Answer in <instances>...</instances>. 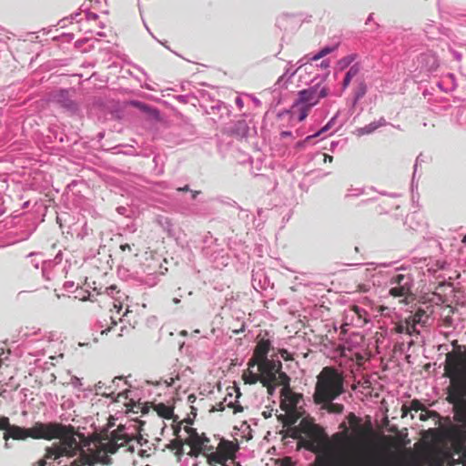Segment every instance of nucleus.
<instances>
[{
	"instance_id": "f257e3e1",
	"label": "nucleus",
	"mask_w": 466,
	"mask_h": 466,
	"mask_svg": "<svg viewBox=\"0 0 466 466\" xmlns=\"http://www.w3.org/2000/svg\"><path fill=\"white\" fill-rule=\"evenodd\" d=\"M335 439L343 438V451L340 459H336L330 453L318 455L311 466H456L457 462L450 451L442 449H428L422 453L409 452L401 461L386 463L383 453L374 445H360L352 449L357 442V437L349 436L347 431L336 434Z\"/></svg>"
},
{
	"instance_id": "f03ea898",
	"label": "nucleus",
	"mask_w": 466,
	"mask_h": 466,
	"mask_svg": "<svg viewBox=\"0 0 466 466\" xmlns=\"http://www.w3.org/2000/svg\"><path fill=\"white\" fill-rule=\"evenodd\" d=\"M31 438L35 440L44 439L51 441L59 440L51 446L45 449V455L42 459L33 463L32 466L51 465L50 461L61 464V458H73L79 451V443L76 438L75 428L71 425H64L59 422L44 423L36 421L31 427Z\"/></svg>"
},
{
	"instance_id": "7ed1b4c3",
	"label": "nucleus",
	"mask_w": 466,
	"mask_h": 466,
	"mask_svg": "<svg viewBox=\"0 0 466 466\" xmlns=\"http://www.w3.org/2000/svg\"><path fill=\"white\" fill-rule=\"evenodd\" d=\"M344 378L333 367H324L317 376L313 400L316 404L334 400L344 392Z\"/></svg>"
},
{
	"instance_id": "20e7f679",
	"label": "nucleus",
	"mask_w": 466,
	"mask_h": 466,
	"mask_svg": "<svg viewBox=\"0 0 466 466\" xmlns=\"http://www.w3.org/2000/svg\"><path fill=\"white\" fill-rule=\"evenodd\" d=\"M292 431L291 437L298 439L299 445L313 452L319 451L326 440L323 429L305 419Z\"/></svg>"
},
{
	"instance_id": "39448f33",
	"label": "nucleus",
	"mask_w": 466,
	"mask_h": 466,
	"mask_svg": "<svg viewBox=\"0 0 466 466\" xmlns=\"http://www.w3.org/2000/svg\"><path fill=\"white\" fill-rule=\"evenodd\" d=\"M453 350L448 352L445 358L444 372L450 380H466V349L452 342Z\"/></svg>"
},
{
	"instance_id": "423d86ee",
	"label": "nucleus",
	"mask_w": 466,
	"mask_h": 466,
	"mask_svg": "<svg viewBox=\"0 0 466 466\" xmlns=\"http://www.w3.org/2000/svg\"><path fill=\"white\" fill-rule=\"evenodd\" d=\"M447 400L453 405L455 419L466 426V380H450Z\"/></svg>"
},
{
	"instance_id": "0eeeda50",
	"label": "nucleus",
	"mask_w": 466,
	"mask_h": 466,
	"mask_svg": "<svg viewBox=\"0 0 466 466\" xmlns=\"http://www.w3.org/2000/svg\"><path fill=\"white\" fill-rule=\"evenodd\" d=\"M238 450L237 442L221 439L217 447L212 446V451L208 454V463L212 465L218 463L225 466L227 461L235 457Z\"/></svg>"
},
{
	"instance_id": "6e6552de",
	"label": "nucleus",
	"mask_w": 466,
	"mask_h": 466,
	"mask_svg": "<svg viewBox=\"0 0 466 466\" xmlns=\"http://www.w3.org/2000/svg\"><path fill=\"white\" fill-rule=\"evenodd\" d=\"M281 380L279 381L282 389L280 390V395L282 397L280 401V408L286 413L296 412V408L302 399V394L293 392L289 387V377L286 374H280L279 377Z\"/></svg>"
},
{
	"instance_id": "1a4fd4ad",
	"label": "nucleus",
	"mask_w": 466,
	"mask_h": 466,
	"mask_svg": "<svg viewBox=\"0 0 466 466\" xmlns=\"http://www.w3.org/2000/svg\"><path fill=\"white\" fill-rule=\"evenodd\" d=\"M329 93L328 86L321 84H316L309 88L299 91L298 99L293 107L299 105H306L310 107L316 106L320 98L326 97Z\"/></svg>"
},
{
	"instance_id": "9d476101",
	"label": "nucleus",
	"mask_w": 466,
	"mask_h": 466,
	"mask_svg": "<svg viewBox=\"0 0 466 466\" xmlns=\"http://www.w3.org/2000/svg\"><path fill=\"white\" fill-rule=\"evenodd\" d=\"M413 278L410 273H396L390 278L389 294L394 298L407 299L411 294Z\"/></svg>"
},
{
	"instance_id": "9b49d317",
	"label": "nucleus",
	"mask_w": 466,
	"mask_h": 466,
	"mask_svg": "<svg viewBox=\"0 0 466 466\" xmlns=\"http://www.w3.org/2000/svg\"><path fill=\"white\" fill-rule=\"evenodd\" d=\"M256 365L259 371L261 384H268V382L277 381L281 385L279 382L281 380L279 377L284 372L281 370L282 363L279 360H264L263 361L258 362Z\"/></svg>"
},
{
	"instance_id": "f8f14e48",
	"label": "nucleus",
	"mask_w": 466,
	"mask_h": 466,
	"mask_svg": "<svg viewBox=\"0 0 466 466\" xmlns=\"http://www.w3.org/2000/svg\"><path fill=\"white\" fill-rule=\"evenodd\" d=\"M131 441L132 439L123 432V429L117 428L111 431L109 439L106 440V441H101L98 446L106 452V454H114L120 447L125 446Z\"/></svg>"
},
{
	"instance_id": "ddd939ff",
	"label": "nucleus",
	"mask_w": 466,
	"mask_h": 466,
	"mask_svg": "<svg viewBox=\"0 0 466 466\" xmlns=\"http://www.w3.org/2000/svg\"><path fill=\"white\" fill-rule=\"evenodd\" d=\"M88 450L90 451L89 453L81 450L79 447V451H77L80 452V459L83 464L95 466L97 463L103 465H110L112 463V459L98 445H96L94 450Z\"/></svg>"
},
{
	"instance_id": "4468645a",
	"label": "nucleus",
	"mask_w": 466,
	"mask_h": 466,
	"mask_svg": "<svg viewBox=\"0 0 466 466\" xmlns=\"http://www.w3.org/2000/svg\"><path fill=\"white\" fill-rule=\"evenodd\" d=\"M270 341L268 339H261L255 347L252 358L249 360L248 365L255 367L258 362L268 360L267 355L270 350Z\"/></svg>"
},
{
	"instance_id": "2eb2a0df",
	"label": "nucleus",
	"mask_w": 466,
	"mask_h": 466,
	"mask_svg": "<svg viewBox=\"0 0 466 466\" xmlns=\"http://www.w3.org/2000/svg\"><path fill=\"white\" fill-rule=\"evenodd\" d=\"M184 430L188 434V438L185 441L186 444L198 448L208 447L206 442H209L210 440L204 433L200 435L195 428L188 426H186Z\"/></svg>"
},
{
	"instance_id": "dca6fc26",
	"label": "nucleus",
	"mask_w": 466,
	"mask_h": 466,
	"mask_svg": "<svg viewBox=\"0 0 466 466\" xmlns=\"http://www.w3.org/2000/svg\"><path fill=\"white\" fill-rule=\"evenodd\" d=\"M31 428H22L17 425H12L9 423V426L6 431L4 432V439L8 441L10 438L17 441H23L27 438H31Z\"/></svg>"
},
{
	"instance_id": "f3484780",
	"label": "nucleus",
	"mask_w": 466,
	"mask_h": 466,
	"mask_svg": "<svg viewBox=\"0 0 466 466\" xmlns=\"http://www.w3.org/2000/svg\"><path fill=\"white\" fill-rule=\"evenodd\" d=\"M131 393L130 390H124L114 396L113 401L121 403L126 408V412L137 413V410H135V400L130 396Z\"/></svg>"
},
{
	"instance_id": "a211bd4d",
	"label": "nucleus",
	"mask_w": 466,
	"mask_h": 466,
	"mask_svg": "<svg viewBox=\"0 0 466 466\" xmlns=\"http://www.w3.org/2000/svg\"><path fill=\"white\" fill-rule=\"evenodd\" d=\"M348 420L353 431L358 437H363L371 432V425L369 423L366 426L360 425V419L358 418L354 413H350Z\"/></svg>"
},
{
	"instance_id": "6ab92c4d",
	"label": "nucleus",
	"mask_w": 466,
	"mask_h": 466,
	"mask_svg": "<svg viewBox=\"0 0 466 466\" xmlns=\"http://www.w3.org/2000/svg\"><path fill=\"white\" fill-rule=\"evenodd\" d=\"M105 292L112 297L114 299L113 301V308L116 309V313L120 314V311L123 308V299L127 298L125 293L121 292L120 290H116V287L115 285H111L109 287H106L105 289Z\"/></svg>"
},
{
	"instance_id": "aec40b11",
	"label": "nucleus",
	"mask_w": 466,
	"mask_h": 466,
	"mask_svg": "<svg viewBox=\"0 0 466 466\" xmlns=\"http://www.w3.org/2000/svg\"><path fill=\"white\" fill-rule=\"evenodd\" d=\"M452 449L454 453L458 454L459 457L461 456L464 449L466 447V435L464 432L460 431H454L452 432Z\"/></svg>"
},
{
	"instance_id": "412c9836",
	"label": "nucleus",
	"mask_w": 466,
	"mask_h": 466,
	"mask_svg": "<svg viewBox=\"0 0 466 466\" xmlns=\"http://www.w3.org/2000/svg\"><path fill=\"white\" fill-rule=\"evenodd\" d=\"M186 442L182 441L181 439L176 438L172 440L168 444H167L166 448L169 451H175V456L177 458V461H181V459L185 453L184 451V444Z\"/></svg>"
},
{
	"instance_id": "4be33fe9",
	"label": "nucleus",
	"mask_w": 466,
	"mask_h": 466,
	"mask_svg": "<svg viewBox=\"0 0 466 466\" xmlns=\"http://www.w3.org/2000/svg\"><path fill=\"white\" fill-rule=\"evenodd\" d=\"M321 409L327 410L329 413L341 414L344 410V406L339 403H334L333 400L322 401Z\"/></svg>"
},
{
	"instance_id": "5701e85b",
	"label": "nucleus",
	"mask_w": 466,
	"mask_h": 466,
	"mask_svg": "<svg viewBox=\"0 0 466 466\" xmlns=\"http://www.w3.org/2000/svg\"><path fill=\"white\" fill-rule=\"evenodd\" d=\"M154 410L157 415L164 419H171L174 414L173 408L166 405L165 403H158L154 406Z\"/></svg>"
},
{
	"instance_id": "b1692460",
	"label": "nucleus",
	"mask_w": 466,
	"mask_h": 466,
	"mask_svg": "<svg viewBox=\"0 0 466 466\" xmlns=\"http://www.w3.org/2000/svg\"><path fill=\"white\" fill-rule=\"evenodd\" d=\"M424 408L423 404L419 400H412L410 406L403 405L401 407L402 411V417H405L410 413V411H419L421 410Z\"/></svg>"
},
{
	"instance_id": "393cba45",
	"label": "nucleus",
	"mask_w": 466,
	"mask_h": 466,
	"mask_svg": "<svg viewBox=\"0 0 466 466\" xmlns=\"http://www.w3.org/2000/svg\"><path fill=\"white\" fill-rule=\"evenodd\" d=\"M250 368H251V367H249V366H248V370H247V371H245V372L243 373L242 378H243L244 382H245L246 384H250V385H251V384H255V383H257L258 381H259V382H260L261 378H260L259 373L258 374V373L253 372V371L250 370Z\"/></svg>"
},
{
	"instance_id": "a878e982",
	"label": "nucleus",
	"mask_w": 466,
	"mask_h": 466,
	"mask_svg": "<svg viewBox=\"0 0 466 466\" xmlns=\"http://www.w3.org/2000/svg\"><path fill=\"white\" fill-rule=\"evenodd\" d=\"M360 72V67L358 65H354L352 66H350V68L349 69V71L346 73V76L344 77V80H343V83H342V87L343 89H346L351 79L356 76Z\"/></svg>"
},
{
	"instance_id": "bb28decb",
	"label": "nucleus",
	"mask_w": 466,
	"mask_h": 466,
	"mask_svg": "<svg viewBox=\"0 0 466 466\" xmlns=\"http://www.w3.org/2000/svg\"><path fill=\"white\" fill-rule=\"evenodd\" d=\"M225 403H227L228 407L232 408L234 410V411H233L234 413L241 412L243 410V408L241 407V405L236 404L232 400H229L228 402V397H226L224 399V401L219 402L218 404H217V410H219V411L224 410H225Z\"/></svg>"
},
{
	"instance_id": "cd10ccee",
	"label": "nucleus",
	"mask_w": 466,
	"mask_h": 466,
	"mask_svg": "<svg viewBox=\"0 0 466 466\" xmlns=\"http://www.w3.org/2000/svg\"><path fill=\"white\" fill-rule=\"evenodd\" d=\"M212 451V446L207 448H198L190 446V451L187 452V455L191 458H197L200 454H204L208 458V454Z\"/></svg>"
},
{
	"instance_id": "c85d7f7f",
	"label": "nucleus",
	"mask_w": 466,
	"mask_h": 466,
	"mask_svg": "<svg viewBox=\"0 0 466 466\" xmlns=\"http://www.w3.org/2000/svg\"><path fill=\"white\" fill-rule=\"evenodd\" d=\"M16 299L24 302H35L36 297L32 291L22 290L17 293Z\"/></svg>"
},
{
	"instance_id": "c756f323",
	"label": "nucleus",
	"mask_w": 466,
	"mask_h": 466,
	"mask_svg": "<svg viewBox=\"0 0 466 466\" xmlns=\"http://www.w3.org/2000/svg\"><path fill=\"white\" fill-rule=\"evenodd\" d=\"M428 319V316L425 314V311L422 309H418L412 317L413 323H424Z\"/></svg>"
},
{
	"instance_id": "7c9ffc66",
	"label": "nucleus",
	"mask_w": 466,
	"mask_h": 466,
	"mask_svg": "<svg viewBox=\"0 0 466 466\" xmlns=\"http://www.w3.org/2000/svg\"><path fill=\"white\" fill-rule=\"evenodd\" d=\"M336 47H324L322 48L318 54H316L315 56H313L311 57V60L312 61H318L319 60L320 58L324 57L325 56L330 54L332 51L335 50Z\"/></svg>"
},
{
	"instance_id": "2f4dec72",
	"label": "nucleus",
	"mask_w": 466,
	"mask_h": 466,
	"mask_svg": "<svg viewBox=\"0 0 466 466\" xmlns=\"http://www.w3.org/2000/svg\"><path fill=\"white\" fill-rule=\"evenodd\" d=\"M110 319H111V326H109L106 329H103L101 331V334L102 335H104V334L107 335L108 333H116V336H120V333L116 332V321L114 319V317L111 316Z\"/></svg>"
},
{
	"instance_id": "473e14b6",
	"label": "nucleus",
	"mask_w": 466,
	"mask_h": 466,
	"mask_svg": "<svg viewBox=\"0 0 466 466\" xmlns=\"http://www.w3.org/2000/svg\"><path fill=\"white\" fill-rule=\"evenodd\" d=\"M353 59L354 58L351 56H345L338 62V66L339 67L340 70H343L350 66Z\"/></svg>"
},
{
	"instance_id": "72a5a7b5",
	"label": "nucleus",
	"mask_w": 466,
	"mask_h": 466,
	"mask_svg": "<svg viewBox=\"0 0 466 466\" xmlns=\"http://www.w3.org/2000/svg\"><path fill=\"white\" fill-rule=\"evenodd\" d=\"M420 411L421 412L420 414V420H423V421L427 420L431 416H434L437 414L435 411L429 410L425 407Z\"/></svg>"
},
{
	"instance_id": "f704fd0d",
	"label": "nucleus",
	"mask_w": 466,
	"mask_h": 466,
	"mask_svg": "<svg viewBox=\"0 0 466 466\" xmlns=\"http://www.w3.org/2000/svg\"><path fill=\"white\" fill-rule=\"evenodd\" d=\"M310 108L309 106L302 105L299 110V121H303L308 116Z\"/></svg>"
},
{
	"instance_id": "c9c22d12",
	"label": "nucleus",
	"mask_w": 466,
	"mask_h": 466,
	"mask_svg": "<svg viewBox=\"0 0 466 466\" xmlns=\"http://www.w3.org/2000/svg\"><path fill=\"white\" fill-rule=\"evenodd\" d=\"M325 130V128H322L320 131L317 132L316 134L312 135V136H308L305 140L303 141H299L297 143V147L300 148V147H303L305 146V144L309 141H310L312 138L319 136L320 133H322L323 131Z\"/></svg>"
},
{
	"instance_id": "e433bc0d",
	"label": "nucleus",
	"mask_w": 466,
	"mask_h": 466,
	"mask_svg": "<svg viewBox=\"0 0 466 466\" xmlns=\"http://www.w3.org/2000/svg\"><path fill=\"white\" fill-rule=\"evenodd\" d=\"M264 387L267 388L268 393L269 395H273L275 389L277 386H280L277 381L268 382V384H262Z\"/></svg>"
},
{
	"instance_id": "4c0bfd02",
	"label": "nucleus",
	"mask_w": 466,
	"mask_h": 466,
	"mask_svg": "<svg viewBox=\"0 0 466 466\" xmlns=\"http://www.w3.org/2000/svg\"><path fill=\"white\" fill-rule=\"evenodd\" d=\"M9 423H10V421L7 417L0 416V430L6 431L7 428L9 426Z\"/></svg>"
},
{
	"instance_id": "58836bf2",
	"label": "nucleus",
	"mask_w": 466,
	"mask_h": 466,
	"mask_svg": "<svg viewBox=\"0 0 466 466\" xmlns=\"http://www.w3.org/2000/svg\"><path fill=\"white\" fill-rule=\"evenodd\" d=\"M295 413L296 412L287 413L286 424L291 425V424H294L297 421L298 417L296 416Z\"/></svg>"
},
{
	"instance_id": "ea45409f",
	"label": "nucleus",
	"mask_w": 466,
	"mask_h": 466,
	"mask_svg": "<svg viewBox=\"0 0 466 466\" xmlns=\"http://www.w3.org/2000/svg\"><path fill=\"white\" fill-rule=\"evenodd\" d=\"M457 464H461V466H466V446L464 449V451L462 452L461 456L459 457L458 460H456Z\"/></svg>"
},
{
	"instance_id": "a19ab883",
	"label": "nucleus",
	"mask_w": 466,
	"mask_h": 466,
	"mask_svg": "<svg viewBox=\"0 0 466 466\" xmlns=\"http://www.w3.org/2000/svg\"><path fill=\"white\" fill-rule=\"evenodd\" d=\"M279 353L281 358L284 359L285 360H292L291 354L287 350H281Z\"/></svg>"
},
{
	"instance_id": "79ce46f5",
	"label": "nucleus",
	"mask_w": 466,
	"mask_h": 466,
	"mask_svg": "<svg viewBox=\"0 0 466 466\" xmlns=\"http://www.w3.org/2000/svg\"><path fill=\"white\" fill-rule=\"evenodd\" d=\"M109 388H106V390L101 392V395L104 396V397H106V398H111L113 400L114 396H115V392L110 390L108 391Z\"/></svg>"
},
{
	"instance_id": "37998d69",
	"label": "nucleus",
	"mask_w": 466,
	"mask_h": 466,
	"mask_svg": "<svg viewBox=\"0 0 466 466\" xmlns=\"http://www.w3.org/2000/svg\"><path fill=\"white\" fill-rule=\"evenodd\" d=\"M414 324L415 323L410 325L408 323L407 325H405V332L411 334L412 330L415 329Z\"/></svg>"
},
{
	"instance_id": "c03bdc74",
	"label": "nucleus",
	"mask_w": 466,
	"mask_h": 466,
	"mask_svg": "<svg viewBox=\"0 0 466 466\" xmlns=\"http://www.w3.org/2000/svg\"><path fill=\"white\" fill-rule=\"evenodd\" d=\"M135 405H136V406H135V410H137V413H138L139 411H142L143 413H145V412H146V411L144 410V407H142V404H141V403L135 401Z\"/></svg>"
},
{
	"instance_id": "a18cd8bd",
	"label": "nucleus",
	"mask_w": 466,
	"mask_h": 466,
	"mask_svg": "<svg viewBox=\"0 0 466 466\" xmlns=\"http://www.w3.org/2000/svg\"><path fill=\"white\" fill-rule=\"evenodd\" d=\"M134 105L144 111H146L147 109V106H146L145 104H143L141 102H134Z\"/></svg>"
},
{
	"instance_id": "49530a36",
	"label": "nucleus",
	"mask_w": 466,
	"mask_h": 466,
	"mask_svg": "<svg viewBox=\"0 0 466 466\" xmlns=\"http://www.w3.org/2000/svg\"><path fill=\"white\" fill-rule=\"evenodd\" d=\"M376 128H377V126H374V127H370V126L365 127L363 128V133H367V134H368V133H370L371 131H373V130H374V129H376Z\"/></svg>"
},
{
	"instance_id": "de8ad7c7",
	"label": "nucleus",
	"mask_w": 466,
	"mask_h": 466,
	"mask_svg": "<svg viewBox=\"0 0 466 466\" xmlns=\"http://www.w3.org/2000/svg\"><path fill=\"white\" fill-rule=\"evenodd\" d=\"M122 251H131V246L129 244H123L120 246Z\"/></svg>"
},
{
	"instance_id": "09e8293b",
	"label": "nucleus",
	"mask_w": 466,
	"mask_h": 466,
	"mask_svg": "<svg viewBox=\"0 0 466 466\" xmlns=\"http://www.w3.org/2000/svg\"><path fill=\"white\" fill-rule=\"evenodd\" d=\"M324 160L325 162H329L331 163L333 161V157L329 156V155H324Z\"/></svg>"
},
{
	"instance_id": "8fccbe9b",
	"label": "nucleus",
	"mask_w": 466,
	"mask_h": 466,
	"mask_svg": "<svg viewBox=\"0 0 466 466\" xmlns=\"http://www.w3.org/2000/svg\"><path fill=\"white\" fill-rule=\"evenodd\" d=\"M396 329H397V332H404L405 331V326L404 325H399Z\"/></svg>"
},
{
	"instance_id": "3c124183",
	"label": "nucleus",
	"mask_w": 466,
	"mask_h": 466,
	"mask_svg": "<svg viewBox=\"0 0 466 466\" xmlns=\"http://www.w3.org/2000/svg\"><path fill=\"white\" fill-rule=\"evenodd\" d=\"M280 136L282 137H290L291 136V132H289V131H283V132H281Z\"/></svg>"
},
{
	"instance_id": "603ef678",
	"label": "nucleus",
	"mask_w": 466,
	"mask_h": 466,
	"mask_svg": "<svg viewBox=\"0 0 466 466\" xmlns=\"http://www.w3.org/2000/svg\"><path fill=\"white\" fill-rule=\"evenodd\" d=\"M365 93V87H362L361 90H360V94L357 96V98L360 97L361 96H363Z\"/></svg>"
},
{
	"instance_id": "864d4df0",
	"label": "nucleus",
	"mask_w": 466,
	"mask_h": 466,
	"mask_svg": "<svg viewBox=\"0 0 466 466\" xmlns=\"http://www.w3.org/2000/svg\"><path fill=\"white\" fill-rule=\"evenodd\" d=\"M365 93V87H362L361 90H360V94L357 96V98L360 97L361 96H363Z\"/></svg>"
},
{
	"instance_id": "5fc2aeb1",
	"label": "nucleus",
	"mask_w": 466,
	"mask_h": 466,
	"mask_svg": "<svg viewBox=\"0 0 466 466\" xmlns=\"http://www.w3.org/2000/svg\"><path fill=\"white\" fill-rule=\"evenodd\" d=\"M329 66V63L327 61H322V63H321V66L322 67H328Z\"/></svg>"
},
{
	"instance_id": "6e6d98bb",
	"label": "nucleus",
	"mask_w": 466,
	"mask_h": 466,
	"mask_svg": "<svg viewBox=\"0 0 466 466\" xmlns=\"http://www.w3.org/2000/svg\"><path fill=\"white\" fill-rule=\"evenodd\" d=\"M270 415H271L270 413H268V412H266V411H264V412H263V416H264L266 419H267V418H268V417H270Z\"/></svg>"
},
{
	"instance_id": "4d7b16f0",
	"label": "nucleus",
	"mask_w": 466,
	"mask_h": 466,
	"mask_svg": "<svg viewBox=\"0 0 466 466\" xmlns=\"http://www.w3.org/2000/svg\"><path fill=\"white\" fill-rule=\"evenodd\" d=\"M127 450L131 452H134L135 448L133 446H128Z\"/></svg>"
},
{
	"instance_id": "13d9d810",
	"label": "nucleus",
	"mask_w": 466,
	"mask_h": 466,
	"mask_svg": "<svg viewBox=\"0 0 466 466\" xmlns=\"http://www.w3.org/2000/svg\"><path fill=\"white\" fill-rule=\"evenodd\" d=\"M165 383L167 385V386H170L172 383H173V379H171V381L170 382H167V380L165 381Z\"/></svg>"
},
{
	"instance_id": "bf43d9fd",
	"label": "nucleus",
	"mask_w": 466,
	"mask_h": 466,
	"mask_svg": "<svg viewBox=\"0 0 466 466\" xmlns=\"http://www.w3.org/2000/svg\"><path fill=\"white\" fill-rule=\"evenodd\" d=\"M141 440H142V437H141V436L137 437V442H138L140 445H142V444H141V442H140V441H141Z\"/></svg>"
},
{
	"instance_id": "052dcab7",
	"label": "nucleus",
	"mask_w": 466,
	"mask_h": 466,
	"mask_svg": "<svg viewBox=\"0 0 466 466\" xmlns=\"http://www.w3.org/2000/svg\"><path fill=\"white\" fill-rule=\"evenodd\" d=\"M352 309H354L356 311H358L360 308L358 306H353Z\"/></svg>"
},
{
	"instance_id": "680f3d73",
	"label": "nucleus",
	"mask_w": 466,
	"mask_h": 466,
	"mask_svg": "<svg viewBox=\"0 0 466 466\" xmlns=\"http://www.w3.org/2000/svg\"><path fill=\"white\" fill-rule=\"evenodd\" d=\"M127 309L122 314V316H126V314L127 313Z\"/></svg>"
},
{
	"instance_id": "e2e57ef3",
	"label": "nucleus",
	"mask_w": 466,
	"mask_h": 466,
	"mask_svg": "<svg viewBox=\"0 0 466 466\" xmlns=\"http://www.w3.org/2000/svg\"><path fill=\"white\" fill-rule=\"evenodd\" d=\"M117 380V377H115L114 380H112V382H115V380Z\"/></svg>"
},
{
	"instance_id": "0e129e2a",
	"label": "nucleus",
	"mask_w": 466,
	"mask_h": 466,
	"mask_svg": "<svg viewBox=\"0 0 466 466\" xmlns=\"http://www.w3.org/2000/svg\"><path fill=\"white\" fill-rule=\"evenodd\" d=\"M117 380V377H115L114 380H112V382H115V380Z\"/></svg>"
},
{
	"instance_id": "69168bd1",
	"label": "nucleus",
	"mask_w": 466,
	"mask_h": 466,
	"mask_svg": "<svg viewBox=\"0 0 466 466\" xmlns=\"http://www.w3.org/2000/svg\"><path fill=\"white\" fill-rule=\"evenodd\" d=\"M117 380V377H115L114 380H112V382H115V380Z\"/></svg>"
},
{
	"instance_id": "338daca9",
	"label": "nucleus",
	"mask_w": 466,
	"mask_h": 466,
	"mask_svg": "<svg viewBox=\"0 0 466 466\" xmlns=\"http://www.w3.org/2000/svg\"><path fill=\"white\" fill-rule=\"evenodd\" d=\"M462 241H463V242H466V235H465V237L463 238V240H462Z\"/></svg>"
},
{
	"instance_id": "774afa93",
	"label": "nucleus",
	"mask_w": 466,
	"mask_h": 466,
	"mask_svg": "<svg viewBox=\"0 0 466 466\" xmlns=\"http://www.w3.org/2000/svg\"><path fill=\"white\" fill-rule=\"evenodd\" d=\"M146 466H150V465H146Z\"/></svg>"
}]
</instances>
